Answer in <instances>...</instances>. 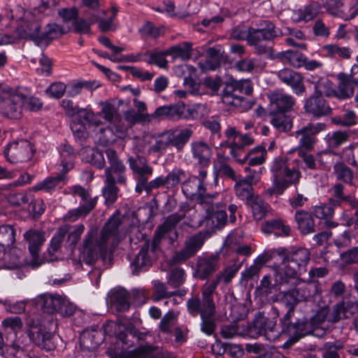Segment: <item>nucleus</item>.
<instances>
[{"mask_svg": "<svg viewBox=\"0 0 358 358\" xmlns=\"http://www.w3.org/2000/svg\"><path fill=\"white\" fill-rule=\"evenodd\" d=\"M121 224L120 216L114 215L99 232L94 229L88 231L83 243L82 261L86 264L93 265L99 257L106 256L109 245L113 248L116 247L122 238Z\"/></svg>", "mask_w": 358, "mask_h": 358, "instance_id": "nucleus-1", "label": "nucleus"}, {"mask_svg": "<svg viewBox=\"0 0 358 358\" xmlns=\"http://www.w3.org/2000/svg\"><path fill=\"white\" fill-rule=\"evenodd\" d=\"M180 209L182 213H175L168 216L165 221L157 227L151 241H146L134 260L131 263L133 273L137 274L143 267L150 266L156 260L161 252L160 244L166 235L171 233L176 226L185 217V211Z\"/></svg>", "mask_w": 358, "mask_h": 358, "instance_id": "nucleus-2", "label": "nucleus"}, {"mask_svg": "<svg viewBox=\"0 0 358 358\" xmlns=\"http://www.w3.org/2000/svg\"><path fill=\"white\" fill-rule=\"evenodd\" d=\"M105 153L110 166L105 170L106 185L102 189V194L105 199L106 204L111 205L116 201L119 192V188L115 185V183L117 182L120 185L126 184V167L119 159L115 150L107 148L105 150Z\"/></svg>", "mask_w": 358, "mask_h": 358, "instance_id": "nucleus-3", "label": "nucleus"}, {"mask_svg": "<svg viewBox=\"0 0 358 358\" xmlns=\"http://www.w3.org/2000/svg\"><path fill=\"white\" fill-rule=\"evenodd\" d=\"M41 24L36 20H26L16 29L20 38L34 41L38 45H48L52 41L66 34L64 28L57 24H49L45 31L41 32Z\"/></svg>", "mask_w": 358, "mask_h": 358, "instance_id": "nucleus-4", "label": "nucleus"}, {"mask_svg": "<svg viewBox=\"0 0 358 358\" xmlns=\"http://www.w3.org/2000/svg\"><path fill=\"white\" fill-rule=\"evenodd\" d=\"M187 309L192 317L200 315L202 332L208 336L214 334L216 328L215 317L217 313L214 299L203 295L201 298L192 296L187 301Z\"/></svg>", "mask_w": 358, "mask_h": 358, "instance_id": "nucleus-5", "label": "nucleus"}, {"mask_svg": "<svg viewBox=\"0 0 358 358\" xmlns=\"http://www.w3.org/2000/svg\"><path fill=\"white\" fill-rule=\"evenodd\" d=\"M253 87L250 80L231 79L226 83L222 93V101L227 105L239 108L242 110L250 109L252 102L245 97L252 94Z\"/></svg>", "mask_w": 358, "mask_h": 358, "instance_id": "nucleus-6", "label": "nucleus"}, {"mask_svg": "<svg viewBox=\"0 0 358 358\" xmlns=\"http://www.w3.org/2000/svg\"><path fill=\"white\" fill-rule=\"evenodd\" d=\"M308 250L301 248L294 251L289 252L288 264L280 271L277 266V276H280L281 284H289L291 280L298 279L307 271V265L310 261Z\"/></svg>", "mask_w": 358, "mask_h": 358, "instance_id": "nucleus-7", "label": "nucleus"}, {"mask_svg": "<svg viewBox=\"0 0 358 358\" xmlns=\"http://www.w3.org/2000/svg\"><path fill=\"white\" fill-rule=\"evenodd\" d=\"M25 99L26 96L18 90L0 87V110L4 116L20 119Z\"/></svg>", "mask_w": 358, "mask_h": 358, "instance_id": "nucleus-8", "label": "nucleus"}, {"mask_svg": "<svg viewBox=\"0 0 358 358\" xmlns=\"http://www.w3.org/2000/svg\"><path fill=\"white\" fill-rule=\"evenodd\" d=\"M129 166L137 180L136 192L141 194L143 190L150 194L154 187L152 185L153 180L148 181L149 177L152 175L153 169L148 164L143 156L129 157L128 158Z\"/></svg>", "mask_w": 358, "mask_h": 358, "instance_id": "nucleus-9", "label": "nucleus"}, {"mask_svg": "<svg viewBox=\"0 0 358 358\" xmlns=\"http://www.w3.org/2000/svg\"><path fill=\"white\" fill-rule=\"evenodd\" d=\"M27 334L30 341L41 350L49 352L56 348L55 335L47 330L43 322L38 320L29 322Z\"/></svg>", "mask_w": 358, "mask_h": 358, "instance_id": "nucleus-10", "label": "nucleus"}, {"mask_svg": "<svg viewBox=\"0 0 358 358\" xmlns=\"http://www.w3.org/2000/svg\"><path fill=\"white\" fill-rule=\"evenodd\" d=\"M220 267V257L217 254L199 256L196 259L193 277L200 280H207Z\"/></svg>", "mask_w": 358, "mask_h": 358, "instance_id": "nucleus-11", "label": "nucleus"}, {"mask_svg": "<svg viewBox=\"0 0 358 358\" xmlns=\"http://www.w3.org/2000/svg\"><path fill=\"white\" fill-rule=\"evenodd\" d=\"M239 266L236 264L229 266L219 272L214 278L206 280L201 287V294L210 299H214L216 289L220 282L229 284L238 273Z\"/></svg>", "mask_w": 358, "mask_h": 358, "instance_id": "nucleus-12", "label": "nucleus"}, {"mask_svg": "<svg viewBox=\"0 0 358 358\" xmlns=\"http://www.w3.org/2000/svg\"><path fill=\"white\" fill-rule=\"evenodd\" d=\"M209 236L210 234L208 231H204L189 238L185 242L184 248L174 255L173 261L176 264H180L194 256Z\"/></svg>", "mask_w": 358, "mask_h": 358, "instance_id": "nucleus-13", "label": "nucleus"}, {"mask_svg": "<svg viewBox=\"0 0 358 358\" xmlns=\"http://www.w3.org/2000/svg\"><path fill=\"white\" fill-rule=\"evenodd\" d=\"M32 145L27 140H20L9 143L4 150L8 162L12 164L26 162L33 156Z\"/></svg>", "mask_w": 358, "mask_h": 358, "instance_id": "nucleus-14", "label": "nucleus"}, {"mask_svg": "<svg viewBox=\"0 0 358 358\" xmlns=\"http://www.w3.org/2000/svg\"><path fill=\"white\" fill-rule=\"evenodd\" d=\"M327 127L325 123H308L295 132V136L299 139V146L306 150H312L316 142L315 135L324 131Z\"/></svg>", "mask_w": 358, "mask_h": 358, "instance_id": "nucleus-15", "label": "nucleus"}, {"mask_svg": "<svg viewBox=\"0 0 358 358\" xmlns=\"http://www.w3.org/2000/svg\"><path fill=\"white\" fill-rule=\"evenodd\" d=\"M275 321L264 316V313H259L253 320L250 333L257 336L264 335L268 340L274 341L278 338L279 332L275 331Z\"/></svg>", "mask_w": 358, "mask_h": 358, "instance_id": "nucleus-16", "label": "nucleus"}, {"mask_svg": "<svg viewBox=\"0 0 358 358\" xmlns=\"http://www.w3.org/2000/svg\"><path fill=\"white\" fill-rule=\"evenodd\" d=\"M303 108L306 113L316 118L329 116L332 113V108L324 96L315 94L306 99Z\"/></svg>", "mask_w": 358, "mask_h": 358, "instance_id": "nucleus-17", "label": "nucleus"}, {"mask_svg": "<svg viewBox=\"0 0 358 358\" xmlns=\"http://www.w3.org/2000/svg\"><path fill=\"white\" fill-rule=\"evenodd\" d=\"M268 98L270 101V113L289 112L292 110L295 104L294 98L282 90L270 92L268 94Z\"/></svg>", "mask_w": 358, "mask_h": 358, "instance_id": "nucleus-18", "label": "nucleus"}, {"mask_svg": "<svg viewBox=\"0 0 358 358\" xmlns=\"http://www.w3.org/2000/svg\"><path fill=\"white\" fill-rule=\"evenodd\" d=\"M278 78L285 85L291 87L296 95H301L306 92L303 78L301 73L288 68L280 70Z\"/></svg>", "mask_w": 358, "mask_h": 358, "instance_id": "nucleus-19", "label": "nucleus"}, {"mask_svg": "<svg viewBox=\"0 0 358 358\" xmlns=\"http://www.w3.org/2000/svg\"><path fill=\"white\" fill-rule=\"evenodd\" d=\"M301 177V173L298 169L288 166L280 178L273 180V190L271 192H275L278 194H282L285 189L292 185L296 187L297 192L296 185L299 183Z\"/></svg>", "mask_w": 358, "mask_h": 358, "instance_id": "nucleus-20", "label": "nucleus"}, {"mask_svg": "<svg viewBox=\"0 0 358 358\" xmlns=\"http://www.w3.org/2000/svg\"><path fill=\"white\" fill-rule=\"evenodd\" d=\"M235 182L234 192L240 199L243 201L246 200L249 202L256 196L253 186L257 183L258 179L256 178L254 174H250L245 178L238 176V178Z\"/></svg>", "mask_w": 358, "mask_h": 358, "instance_id": "nucleus-21", "label": "nucleus"}, {"mask_svg": "<svg viewBox=\"0 0 358 358\" xmlns=\"http://www.w3.org/2000/svg\"><path fill=\"white\" fill-rule=\"evenodd\" d=\"M289 252V251L285 248H278L265 251L264 253L260 255L264 264L273 261V264L271 267L275 271L274 277L276 278V281L280 284H281L280 276H277V269L275 267L277 266L280 271L284 270V267L282 268L280 265L284 264L285 262L288 263Z\"/></svg>", "mask_w": 358, "mask_h": 358, "instance_id": "nucleus-22", "label": "nucleus"}, {"mask_svg": "<svg viewBox=\"0 0 358 358\" xmlns=\"http://www.w3.org/2000/svg\"><path fill=\"white\" fill-rule=\"evenodd\" d=\"M185 110V106L183 103L163 106L158 107L150 114V119L176 121L183 117Z\"/></svg>", "mask_w": 358, "mask_h": 358, "instance_id": "nucleus-23", "label": "nucleus"}, {"mask_svg": "<svg viewBox=\"0 0 358 358\" xmlns=\"http://www.w3.org/2000/svg\"><path fill=\"white\" fill-rule=\"evenodd\" d=\"M185 178L186 173L185 171L181 169H175L169 172L166 176H161L154 179L152 185L154 187V189L161 187L166 189H172L182 183Z\"/></svg>", "mask_w": 358, "mask_h": 358, "instance_id": "nucleus-24", "label": "nucleus"}, {"mask_svg": "<svg viewBox=\"0 0 358 358\" xmlns=\"http://www.w3.org/2000/svg\"><path fill=\"white\" fill-rule=\"evenodd\" d=\"M24 239L28 242V248L32 257V264L34 266L40 265L38 262L41 247L45 241L43 233L34 229H30L24 234Z\"/></svg>", "mask_w": 358, "mask_h": 358, "instance_id": "nucleus-25", "label": "nucleus"}, {"mask_svg": "<svg viewBox=\"0 0 358 358\" xmlns=\"http://www.w3.org/2000/svg\"><path fill=\"white\" fill-rule=\"evenodd\" d=\"M148 336L146 332L139 331L133 324H130L127 327L119 325L117 331V338L127 347L130 348L136 341H144Z\"/></svg>", "mask_w": 358, "mask_h": 358, "instance_id": "nucleus-26", "label": "nucleus"}, {"mask_svg": "<svg viewBox=\"0 0 358 358\" xmlns=\"http://www.w3.org/2000/svg\"><path fill=\"white\" fill-rule=\"evenodd\" d=\"M339 80L336 97L339 99L350 98L355 92V88L358 86V78H354L351 74L341 73L338 75Z\"/></svg>", "mask_w": 358, "mask_h": 358, "instance_id": "nucleus-27", "label": "nucleus"}, {"mask_svg": "<svg viewBox=\"0 0 358 358\" xmlns=\"http://www.w3.org/2000/svg\"><path fill=\"white\" fill-rule=\"evenodd\" d=\"M314 329L313 324L306 318L302 317L297 319L288 327V329L285 332L289 335H292L293 338L287 341L285 345H292L299 338L306 335L314 334Z\"/></svg>", "mask_w": 358, "mask_h": 358, "instance_id": "nucleus-28", "label": "nucleus"}, {"mask_svg": "<svg viewBox=\"0 0 358 358\" xmlns=\"http://www.w3.org/2000/svg\"><path fill=\"white\" fill-rule=\"evenodd\" d=\"M190 147L193 159L196 160L201 167H208L213 155V150L210 145L203 141H193Z\"/></svg>", "mask_w": 358, "mask_h": 358, "instance_id": "nucleus-29", "label": "nucleus"}, {"mask_svg": "<svg viewBox=\"0 0 358 358\" xmlns=\"http://www.w3.org/2000/svg\"><path fill=\"white\" fill-rule=\"evenodd\" d=\"M250 41L252 43L262 41H271L278 34L275 25L270 21H262L258 28L250 27Z\"/></svg>", "mask_w": 358, "mask_h": 358, "instance_id": "nucleus-30", "label": "nucleus"}, {"mask_svg": "<svg viewBox=\"0 0 358 358\" xmlns=\"http://www.w3.org/2000/svg\"><path fill=\"white\" fill-rule=\"evenodd\" d=\"M193 131L189 128L171 130L167 133V141L169 145L181 151L192 136Z\"/></svg>", "mask_w": 358, "mask_h": 358, "instance_id": "nucleus-31", "label": "nucleus"}, {"mask_svg": "<svg viewBox=\"0 0 358 358\" xmlns=\"http://www.w3.org/2000/svg\"><path fill=\"white\" fill-rule=\"evenodd\" d=\"M136 358H176L174 355L152 345H141L133 350Z\"/></svg>", "mask_w": 358, "mask_h": 358, "instance_id": "nucleus-32", "label": "nucleus"}, {"mask_svg": "<svg viewBox=\"0 0 358 358\" xmlns=\"http://www.w3.org/2000/svg\"><path fill=\"white\" fill-rule=\"evenodd\" d=\"M294 220L297 224V229L301 234L308 235L315 231V221L309 212L303 210L296 211Z\"/></svg>", "mask_w": 358, "mask_h": 358, "instance_id": "nucleus-33", "label": "nucleus"}, {"mask_svg": "<svg viewBox=\"0 0 358 358\" xmlns=\"http://www.w3.org/2000/svg\"><path fill=\"white\" fill-rule=\"evenodd\" d=\"M345 187L341 183H336L332 186L330 192V198L329 199V204L332 206H341L343 203L352 204V196L346 194L344 192Z\"/></svg>", "mask_w": 358, "mask_h": 358, "instance_id": "nucleus-34", "label": "nucleus"}, {"mask_svg": "<svg viewBox=\"0 0 358 358\" xmlns=\"http://www.w3.org/2000/svg\"><path fill=\"white\" fill-rule=\"evenodd\" d=\"M182 191L184 194L194 200L201 192L206 191V187L201 181L196 178H185L182 183Z\"/></svg>", "mask_w": 358, "mask_h": 358, "instance_id": "nucleus-35", "label": "nucleus"}, {"mask_svg": "<svg viewBox=\"0 0 358 358\" xmlns=\"http://www.w3.org/2000/svg\"><path fill=\"white\" fill-rule=\"evenodd\" d=\"M262 231L264 234H271L274 233L278 235L289 236L290 227L286 225L281 219H273L266 221L261 227Z\"/></svg>", "mask_w": 358, "mask_h": 358, "instance_id": "nucleus-36", "label": "nucleus"}, {"mask_svg": "<svg viewBox=\"0 0 358 358\" xmlns=\"http://www.w3.org/2000/svg\"><path fill=\"white\" fill-rule=\"evenodd\" d=\"M129 294L124 288L113 291L110 296V301L118 311H126L130 307Z\"/></svg>", "mask_w": 358, "mask_h": 358, "instance_id": "nucleus-37", "label": "nucleus"}, {"mask_svg": "<svg viewBox=\"0 0 358 358\" xmlns=\"http://www.w3.org/2000/svg\"><path fill=\"white\" fill-rule=\"evenodd\" d=\"M3 264L2 266L7 269H15L23 264L22 251L17 248H12L3 256Z\"/></svg>", "mask_w": 358, "mask_h": 358, "instance_id": "nucleus-38", "label": "nucleus"}, {"mask_svg": "<svg viewBox=\"0 0 358 358\" xmlns=\"http://www.w3.org/2000/svg\"><path fill=\"white\" fill-rule=\"evenodd\" d=\"M67 164H63V173L57 174L56 176L46 178L44 181L38 183L33 189L35 191L43 190L49 192L55 188L61 182L65 179V173L67 172Z\"/></svg>", "mask_w": 358, "mask_h": 358, "instance_id": "nucleus-39", "label": "nucleus"}, {"mask_svg": "<svg viewBox=\"0 0 358 358\" xmlns=\"http://www.w3.org/2000/svg\"><path fill=\"white\" fill-rule=\"evenodd\" d=\"M217 196L218 194H210L203 191L194 200L203 207L206 215H208L210 212H213L214 209L222 203L221 201H218Z\"/></svg>", "mask_w": 358, "mask_h": 358, "instance_id": "nucleus-40", "label": "nucleus"}, {"mask_svg": "<svg viewBox=\"0 0 358 358\" xmlns=\"http://www.w3.org/2000/svg\"><path fill=\"white\" fill-rule=\"evenodd\" d=\"M15 231L13 226L3 224L0 226V252L12 245L15 241Z\"/></svg>", "mask_w": 358, "mask_h": 358, "instance_id": "nucleus-41", "label": "nucleus"}, {"mask_svg": "<svg viewBox=\"0 0 358 358\" xmlns=\"http://www.w3.org/2000/svg\"><path fill=\"white\" fill-rule=\"evenodd\" d=\"M249 202L255 220L259 221L266 217L269 210V206L260 197L256 196Z\"/></svg>", "mask_w": 358, "mask_h": 358, "instance_id": "nucleus-42", "label": "nucleus"}, {"mask_svg": "<svg viewBox=\"0 0 358 358\" xmlns=\"http://www.w3.org/2000/svg\"><path fill=\"white\" fill-rule=\"evenodd\" d=\"M192 44L189 42H185L181 45H173L166 50V54L172 55L173 59L180 58L182 60H187L191 57Z\"/></svg>", "mask_w": 358, "mask_h": 358, "instance_id": "nucleus-43", "label": "nucleus"}, {"mask_svg": "<svg viewBox=\"0 0 358 358\" xmlns=\"http://www.w3.org/2000/svg\"><path fill=\"white\" fill-rule=\"evenodd\" d=\"M285 113H270L272 116L271 124L279 131L286 132L292 127V121L291 118L285 115Z\"/></svg>", "mask_w": 358, "mask_h": 358, "instance_id": "nucleus-44", "label": "nucleus"}, {"mask_svg": "<svg viewBox=\"0 0 358 358\" xmlns=\"http://www.w3.org/2000/svg\"><path fill=\"white\" fill-rule=\"evenodd\" d=\"M61 296L53 294H44L41 297V306L43 312L53 314L57 312L60 304Z\"/></svg>", "mask_w": 358, "mask_h": 358, "instance_id": "nucleus-45", "label": "nucleus"}, {"mask_svg": "<svg viewBox=\"0 0 358 358\" xmlns=\"http://www.w3.org/2000/svg\"><path fill=\"white\" fill-rule=\"evenodd\" d=\"M314 88V94L318 96L336 97V90L334 87V84L327 78H320L315 83Z\"/></svg>", "mask_w": 358, "mask_h": 358, "instance_id": "nucleus-46", "label": "nucleus"}, {"mask_svg": "<svg viewBox=\"0 0 358 358\" xmlns=\"http://www.w3.org/2000/svg\"><path fill=\"white\" fill-rule=\"evenodd\" d=\"M334 173L338 180H341L347 184H352L353 171L344 163H336L334 166Z\"/></svg>", "mask_w": 358, "mask_h": 358, "instance_id": "nucleus-47", "label": "nucleus"}, {"mask_svg": "<svg viewBox=\"0 0 358 358\" xmlns=\"http://www.w3.org/2000/svg\"><path fill=\"white\" fill-rule=\"evenodd\" d=\"M278 285L280 284L276 280L275 283H272L271 276L266 275L260 280L259 285L256 288V292H257L259 296H267L278 289Z\"/></svg>", "mask_w": 358, "mask_h": 358, "instance_id": "nucleus-48", "label": "nucleus"}, {"mask_svg": "<svg viewBox=\"0 0 358 358\" xmlns=\"http://www.w3.org/2000/svg\"><path fill=\"white\" fill-rule=\"evenodd\" d=\"M280 58L296 68L303 66L306 57L299 51L287 50L280 53Z\"/></svg>", "mask_w": 358, "mask_h": 358, "instance_id": "nucleus-49", "label": "nucleus"}, {"mask_svg": "<svg viewBox=\"0 0 358 358\" xmlns=\"http://www.w3.org/2000/svg\"><path fill=\"white\" fill-rule=\"evenodd\" d=\"M78 117L79 122H80V124L79 125V127L74 129V127L77 126L76 123L73 124V125L71 126L72 130L73 132H78V134H80V136H83L84 131L85 130V124H88L90 120H92V118L94 117V113L90 110H87V109L84 108H80L78 110V113L76 114Z\"/></svg>", "mask_w": 358, "mask_h": 358, "instance_id": "nucleus-50", "label": "nucleus"}, {"mask_svg": "<svg viewBox=\"0 0 358 358\" xmlns=\"http://www.w3.org/2000/svg\"><path fill=\"white\" fill-rule=\"evenodd\" d=\"M206 219L212 220L214 223L216 222L217 227L224 226L227 220V215L225 212V206L222 203L217 206L213 212H210L206 215Z\"/></svg>", "mask_w": 358, "mask_h": 358, "instance_id": "nucleus-51", "label": "nucleus"}, {"mask_svg": "<svg viewBox=\"0 0 358 358\" xmlns=\"http://www.w3.org/2000/svg\"><path fill=\"white\" fill-rule=\"evenodd\" d=\"M264 262L259 255L254 261L252 265H251L249 268H246L241 274L242 280L248 281L250 279H252L254 277L259 275L261 269L264 265Z\"/></svg>", "mask_w": 358, "mask_h": 358, "instance_id": "nucleus-52", "label": "nucleus"}, {"mask_svg": "<svg viewBox=\"0 0 358 358\" xmlns=\"http://www.w3.org/2000/svg\"><path fill=\"white\" fill-rule=\"evenodd\" d=\"M296 289L298 296L301 301H307L308 299L313 296L317 292V285L313 281H309L303 284L301 287L294 288Z\"/></svg>", "mask_w": 358, "mask_h": 358, "instance_id": "nucleus-53", "label": "nucleus"}, {"mask_svg": "<svg viewBox=\"0 0 358 358\" xmlns=\"http://www.w3.org/2000/svg\"><path fill=\"white\" fill-rule=\"evenodd\" d=\"M145 55H148V58L145 61L151 64H155L161 68H166L167 66V60L165 57L169 55L165 51H154L152 52H146Z\"/></svg>", "mask_w": 358, "mask_h": 358, "instance_id": "nucleus-54", "label": "nucleus"}, {"mask_svg": "<svg viewBox=\"0 0 358 358\" xmlns=\"http://www.w3.org/2000/svg\"><path fill=\"white\" fill-rule=\"evenodd\" d=\"M100 104L102 106L100 114L107 122H114L118 120L117 109L113 104L108 101L101 102Z\"/></svg>", "mask_w": 358, "mask_h": 358, "instance_id": "nucleus-55", "label": "nucleus"}, {"mask_svg": "<svg viewBox=\"0 0 358 358\" xmlns=\"http://www.w3.org/2000/svg\"><path fill=\"white\" fill-rule=\"evenodd\" d=\"M247 154H249L247 159L248 164L256 166L262 164L265 162L266 151L262 146H257Z\"/></svg>", "mask_w": 358, "mask_h": 358, "instance_id": "nucleus-56", "label": "nucleus"}, {"mask_svg": "<svg viewBox=\"0 0 358 358\" xmlns=\"http://www.w3.org/2000/svg\"><path fill=\"white\" fill-rule=\"evenodd\" d=\"M280 295V302L287 308H295L299 302H301L295 289L282 292Z\"/></svg>", "mask_w": 358, "mask_h": 358, "instance_id": "nucleus-57", "label": "nucleus"}, {"mask_svg": "<svg viewBox=\"0 0 358 358\" xmlns=\"http://www.w3.org/2000/svg\"><path fill=\"white\" fill-rule=\"evenodd\" d=\"M185 271L182 268H173L169 274L168 284L173 288L179 287L185 280Z\"/></svg>", "mask_w": 358, "mask_h": 358, "instance_id": "nucleus-58", "label": "nucleus"}, {"mask_svg": "<svg viewBox=\"0 0 358 358\" xmlns=\"http://www.w3.org/2000/svg\"><path fill=\"white\" fill-rule=\"evenodd\" d=\"M180 295L179 291L168 292L166 285L160 282L155 283L154 301H159L162 299H168L173 296Z\"/></svg>", "mask_w": 358, "mask_h": 358, "instance_id": "nucleus-59", "label": "nucleus"}, {"mask_svg": "<svg viewBox=\"0 0 358 358\" xmlns=\"http://www.w3.org/2000/svg\"><path fill=\"white\" fill-rule=\"evenodd\" d=\"M322 6L317 2H313L308 6H305L301 13V20L308 22L314 19L319 13Z\"/></svg>", "mask_w": 358, "mask_h": 358, "instance_id": "nucleus-60", "label": "nucleus"}, {"mask_svg": "<svg viewBox=\"0 0 358 358\" xmlns=\"http://www.w3.org/2000/svg\"><path fill=\"white\" fill-rule=\"evenodd\" d=\"M68 232L66 227H61L51 240L49 248L50 252H55L60 248Z\"/></svg>", "mask_w": 358, "mask_h": 358, "instance_id": "nucleus-61", "label": "nucleus"}, {"mask_svg": "<svg viewBox=\"0 0 358 358\" xmlns=\"http://www.w3.org/2000/svg\"><path fill=\"white\" fill-rule=\"evenodd\" d=\"M349 138V135L345 131H337L332 134L329 138V146L332 148H337L344 143L347 142Z\"/></svg>", "mask_w": 358, "mask_h": 358, "instance_id": "nucleus-62", "label": "nucleus"}, {"mask_svg": "<svg viewBox=\"0 0 358 358\" xmlns=\"http://www.w3.org/2000/svg\"><path fill=\"white\" fill-rule=\"evenodd\" d=\"M334 213L332 206L323 205L315 206L313 208L312 214L317 218L320 220L331 219Z\"/></svg>", "mask_w": 358, "mask_h": 358, "instance_id": "nucleus-63", "label": "nucleus"}, {"mask_svg": "<svg viewBox=\"0 0 358 358\" xmlns=\"http://www.w3.org/2000/svg\"><path fill=\"white\" fill-rule=\"evenodd\" d=\"M96 334L87 333L85 334L80 340V344L84 348L88 350H94L97 348L100 344V341H96Z\"/></svg>", "mask_w": 358, "mask_h": 358, "instance_id": "nucleus-64", "label": "nucleus"}]
</instances>
